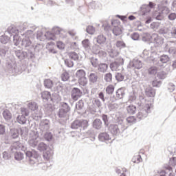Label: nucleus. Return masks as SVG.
<instances>
[{"label": "nucleus", "instance_id": "obj_1", "mask_svg": "<svg viewBox=\"0 0 176 176\" xmlns=\"http://www.w3.org/2000/svg\"><path fill=\"white\" fill-rule=\"evenodd\" d=\"M160 4L157 5L158 10L153 12V17L155 20L161 21L164 19L163 14H168L170 13V9L167 7L171 3V0H160Z\"/></svg>", "mask_w": 176, "mask_h": 176}, {"label": "nucleus", "instance_id": "obj_2", "mask_svg": "<svg viewBox=\"0 0 176 176\" xmlns=\"http://www.w3.org/2000/svg\"><path fill=\"white\" fill-rule=\"evenodd\" d=\"M142 100H144V96H140L139 99H136V100H135V104L141 107L142 105ZM140 107L139 112L136 115V118L138 119V120H142L145 119V118L148 116L149 111H151V105H149V104H146L143 108Z\"/></svg>", "mask_w": 176, "mask_h": 176}, {"label": "nucleus", "instance_id": "obj_3", "mask_svg": "<svg viewBox=\"0 0 176 176\" xmlns=\"http://www.w3.org/2000/svg\"><path fill=\"white\" fill-rule=\"evenodd\" d=\"M89 126L88 120L76 119L71 123L70 128L72 129V130H77L79 133L87 130Z\"/></svg>", "mask_w": 176, "mask_h": 176}, {"label": "nucleus", "instance_id": "obj_4", "mask_svg": "<svg viewBox=\"0 0 176 176\" xmlns=\"http://www.w3.org/2000/svg\"><path fill=\"white\" fill-rule=\"evenodd\" d=\"M69 112H71V107L65 102H60L59 109L57 112V116L60 119H68L69 118Z\"/></svg>", "mask_w": 176, "mask_h": 176}, {"label": "nucleus", "instance_id": "obj_5", "mask_svg": "<svg viewBox=\"0 0 176 176\" xmlns=\"http://www.w3.org/2000/svg\"><path fill=\"white\" fill-rule=\"evenodd\" d=\"M6 71L9 74H21L23 71H25V66L21 64L8 62L6 63Z\"/></svg>", "mask_w": 176, "mask_h": 176}, {"label": "nucleus", "instance_id": "obj_6", "mask_svg": "<svg viewBox=\"0 0 176 176\" xmlns=\"http://www.w3.org/2000/svg\"><path fill=\"white\" fill-rule=\"evenodd\" d=\"M157 32L160 35H163L164 38H175L176 28L173 25L161 28L157 30Z\"/></svg>", "mask_w": 176, "mask_h": 176}, {"label": "nucleus", "instance_id": "obj_7", "mask_svg": "<svg viewBox=\"0 0 176 176\" xmlns=\"http://www.w3.org/2000/svg\"><path fill=\"white\" fill-rule=\"evenodd\" d=\"M22 49L27 50L28 52L35 54V49H36V45H34L30 38V36H25L21 41Z\"/></svg>", "mask_w": 176, "mask_h": 176}, {"label": "nucleus", "instance_id": "obj_8", "mask_svg": "<svg viewBox=\"0 0 176 176\" xmlns=\"http://www.w3.org/2000/svg\"><path fill=\"white\" fill-rule=\"evenodd\" d=\"M14 54L20 61L25 60V58H28V60H34L35 58V54H32V52L31 53L27 50H16L14 51Z\"/></svg>", "mask_w": 176, "mask_h": 176}, {"label": "nucleus", "instance_id": "obj_9", "mask_svg": "<svg viewBox=\"0 0 176 176\" xmlns=\"http://www.w3.org/2000/svg\"><path fill=\"white\" fill-rule=\"evenodd\" d=\"M116 21H111V25L113 27L112 30L111 28V25L109 24H107L104 25V31H109L111 30L113 35L115 36H119V35H122L123 33V30L122 29V26L118 25V23H116Z\"/></svg>", "mask_w": 176, "mask_h": 176}, {"label": "nucleus", "instance_id": "obj_10", "mask_svg": "<svg viewBox=\"0 0 176 176\" xmlns=\"http://www.w3.org/2000/svg\"><path fill=\"white\" fill-rule=\"evenodd\" d=\"M76 78L78 80L79 85L81 86H86L88 83L87 77H86V72L84 69H78L76 72Z\"/></svg>", "mask_w": 176, "mask_h": 176}, {"label": "nucleus", "instance_id": "obj_11", "mask_svg": "<svg viewBox=\"0 0 176 176\" xmlns=\"http://www.w3.org/2000/svg\"><path fill=\"white\" fill-rule=\"evenodd\" d=\"M70 94L73 101H78L83 96V91L78 87H73Z\"/></svg>", "mask_w": 176, "mask_h": 176}, {"label": "nucleus", "instance_id": "obj_12", "mask_svg": "<svg viewBox=\"0 0 176 176\" xmlns=\"http://www.w3.org/2000/svg\"><path fill=\"white\" fill-rule=\"evenodd\" d=\"M10 152H14V151H23V152H27V147L19 141L14 142L12 145L10 147Z\"/></svg>", "mask_w": 176, "mask_h": 176}, {"label": "nucleus", "instance_id": "obj_13", "mask_svg": "<svg viewBox=\"0 0 176 176\" xmlns=\"http://www.w3.org/2000/svg\"><path fill=\"white\" fill-rule=\"evenodd\" d=\"M38 140H39V133H38V131H32L30 133V139L29 140L30 146L35 148V146L38 145Z\"/></svg>", "mask_w": 176, "mask_h": 176}, {"label": "nucleus", "instance_id": "obj_14", "mask_svg": "<svg viewBox=\"0 0 176 176\" xmlns=\"http://www.w3.org/2000/svg\"><path fill=\"white\" fill-rule=\"evenodd\" d=\"M156 6V4L152 1H150L148 5L144 4L140 7V11L142 16H146L149 13L151 9H153Z\"/></svg>", "mask_w": 176, "mask_h": 176}, {"label": "nucleus", "instance_id": "obj_15", "mask_svg": "<svg viewBox=\"0 0 176 176\" xmlns=\"http://www.w3.org/2000/svg\"><path fill=\"white\" fill-rule=\"evenodd\" d=\"M87 78L89 83L92 85H97L100 79V78H98V73L95 72H89L87 73Z\"/></svg>", "mask_w": 176, "mask_h": 176}, {"label": "nucleus", "instance_id": "obj_16", "mask_svg": "<svg viewBox=\"0 0 176 176\" xmlns=\"http://www.w3.org/2000/svg\"><path fill=\"white\" fill-rule=\"evenodd\" d=\"M107 128L113 137H118V135L120 134V128H119V125L116 124H111L107 126Z\"/></svg>", "mask_w": 176, "mask_h": 176}, {"label": "nucleus", "instance_id": "obj_17", "mask_svg": "<svg viewBox=\"0 0 176 176\" xmlns=\"http://www.w3.org/2000/svg\"><path fill=\"white\" fill-rule=\"evenodd\" d=\"M76 111L79 115H83L86 112V108L85 107V101L80 99L76 103Z\"/></svg>", "mask_w": 176, "mask_h": 176}, {"label": "nucleus", "instance_id": "obj_18", "mask_svg": "<svg viewBox=\"0 0 176 176\" xmlns=\"http://www.w3.org/2000/svg\"><path fill=\"white\" fill-rule=\"evenodd\" d=\"M26 157H29L30 162H34V159L35 160H37L39 157V154L38 153V151L35 150L31 151H26L25 153Z\"/></svg>", "mask_w": 176, "mask_h": 176}, {"label": "nucleus", "instance_id": "obj_19", "mask_svg": "<svg viewBox=\"0 0 176 176\" xmlns=\"http://www.w3.org/2000/svg\"><path fill=\"white\" fill-rule=\"evenodd\" d=\"M129 68H134L135 69H141L142 68V62L139 59H133L129 64Z\"/></svg>", "mask_w": 176, "mask_h": 176}, {"label": "nucleus", "instance_id": "obj_20", "mask_svg": "<svg viewBox=\"0 0 176 176\" xmlns=\"http://www.w3.org/2000/svg\"><path fill=\"white\" fill-rule=\"evenodd\" d=\"M10 50V47H9V45H3L0 47V57L3 58V60H5V58L8 57Z\"/></svg>", "mask_w": 176, "mask_h": 176}, {"label": "nucleus", "instance_id": "obj_21", "mask_svg": "<svg viewBox=\"0 0 176 176\" xmlns=\"http://www.w3.org/2000/svg\"><path fill=\"white\" fill-rule=\"evenodd\" d=\"M124 64V60L123 58H120L119 62L114 61L110 64V69L111 71H116L119 69V67H122Z\"/></svg>", "mask_w": 176, "mask_h": 176}, {"label": "nucleus", "instance_id": "obj_22", "mask_svg": "<svg viewBox=\"0 0 176 176\" xmlns=\"http://www.w3.org/2000/svg\"><path fill=\"white\" fill-rule=\"evenodd\" d=\"M19 32H20V30H19V28H17L14 25H11L8 27L7 30L5 32V35H10V36H12L13 34H15L16 35H17Z\"/></svg>", "mask_w": 176, "mask_h": 176}, {"label": "nucleus", "instance_id": "obj_23", "mask_svg": "<svg viewBox=\"0 0 176 176\" xmlns=\"http://www.w3.org/2000/svg\"><path fill=\"white\" fill-rule=\"evenodd\" d=\"M0 139L1 141H8V135H6V126L0 124Z\"/></svg>", "mask_w": 176, "mask_h": 176}, {"label": "nucleus", "instance_id": "obj_24", "mask_svg": "<svg viewBox=\"0 0 176 176\" xmlns=\"http://www.w3.org/2000/svg\"><path fill=\"white\" fill-rule=\"evenodd\" d=\"M98 140L100 142H105L111 140V136L107 132H102L98 135Z\"/></svg>", "mask_w": 176, "mask_h": 176}, {"label": "nucleus", "instance_id": "obj_25", "mask_svg": "<svg viewBox=\"0 0 176 176\" xmlns=\"http://www.w3.org/2000/svg\"><path fill=\"white\" fill-rule=\"evenodd\" d=\"M92 127L95 130H101L102 129V121L100 118H96L92 122Z\"/></svg>", "mask_w": 176, "mask_h": 176}, {"label": "nucleus", "instance_id": "obj_26", "mask_svg": "<svg viewBox=\"0 0 176 176\" xmlns=\"http://www.w3.org/2000/svg\"><path fill=\"white\" fill-rule=\"evenodd\" d=\"M20 131H23V129H19L16 128L10 129L11 138L13 140H17V138H19L20 136Z\"/></svg>", "mask_w": 176, "mask_h": 176}, {"label": "nucleus", "instance_id": "obj_27", "mask_svg": "<svg viewBox=\"0 0 176 176\" xmlns=\"http://www.w3.org/2000/svg\"><path fill=\"white\" fill-rule=\"evenodd\" d=\"M40 126L44 131H47L50 129V120L47 119L42 120L40 122Z\"/></svg>", "mask_w": 176, "mask_h": 176}, {"label": "nucleus", "instance_id": "obj_28", "mask_svg": "<svg viewBox=\"0 0 176 176\" xmlns=\"http://www.w3.org/2000/svg\"><path fill=\"white\" fill-rule=\"evenodd\" d=\"M95 41L98 45H107V37L104 34L98 35L95 38Z\"/></svg>", "mask_w": 176, "mask_h": 176}, {"label": "nucleus", "instance_id": "obj_29", "mask_svg": "<svg viewBox=\"0 0 176 176\" xmlns=\"http://www.w3.org/2000/svg\"><path fill=\"white\" fill-rule=\"evenodd\" d=\"M116 95L117 96V98H118V100H122V98H124V96H126L124 88L121 87L117 89L116 91Z\"/></svg>", "mask_w": 176, "mask_h": 176}, {"label": "nucleus", "instance_id": "obj_30", "mask_svg": "<svg viewBox=\"0 0 176 176\" xmlns=\"http://www.w3.org/2000/svg\"><path fill=\"white\" fill-rule=\"evenodd\" d=\"M115 79L118 82L127 80V76H124V73L117 72L115 74Z\"/></svg>", "mask_w": 176, "mask_h": 176}, {"label": "nucleus", "instance_id": "obj_31", "mask_svg": "<svg viewBox=\"0 0 176 176\" xmlns=\"http://www.w3.org/2000/svg\"><path fill=\"white\" fill-rule=\"evenodd\" d=\"M126 111L129 115H135V112H137V107L134 104H130L126 107Z\"/></svg>", "mask_w": 176, "mask_h": 176}, {"label": "nucleus", "instance_id": "obj_32", "mask_svg": "<svg viewBox=\"0 0 176 176\" xmlns=\"http://www.w3.org/2000/svg\"><path fill=\"white\" fill-rule=\"evenodd\" d=\"M145 94L146 97H154L156 94V91L152 88V87H148L145 89Z\"/></svg>", "mask_w": 176, "mask_h": 176}, {"label": "nucleus", "instance_id": "obj_33", "mask_svg": "<svg viewBox=\"0 0 176 176\" xmlns=\"http://www.w3.org/2000/svg\"><path fill=\"white\" fill-rule=\"evenodd\" d=\"M51 94L48 91H43L41 93V98L43 101H50V97Z\"/></svg>", "mask_w": 176, "mask_h": 176}, {"label": "nucleus", "instance_id": "obj_34", "mask_svg": "<svg viewBox=\"0 0 176 176\" xmlns=\"http://www.w3.org/2000/svg\"><path fill=\"white\" fill-rule=\"evenodd\" d=\"M98 68V71L99 72H102V74H105L108 69V64L107 63H100L99 65L96 67Z\"/></svg>", "mask_w": 176, "mask_h": 176}, {"label": "nucleus", "instance_id": "obj_35", "mask_svg": "<svg viewBox=\"0 0 176 176\" xmlns=\"http://www.w3.org/2000/svg\"><path fill=\"white\" fill-rule=\"evenodd\" d=\"M44 86L45 89H50L53 90V88L54 87V82L50 79H45L44 80Z\"/></svg>", "mask_w": 176, "mask_h": 176}, {"label": "nucleus", "instance_id": "obj_36", "mask_svg": "<svg viewBox=\"0 0 176 176\" xmlns=\"http://www.w3.org/2000/svg\"><path fill=\"white\" fill-rule=\"evenodd\" d=\"M16 122L19 124H25L27 123V118L25 116L19 114L16 117Z\"/></svg>", "mask_w": 176, "mask_h": 176}, {"label": "nucleus", "instance_id": "obj_37", "mask_svg": "<svg viewBox=\"0 0 176 176\" xmlns=\"http://www.w3.org/2000/svg\"><path fill=\"white\" fill-rule=\"evenodd\" d=\"M61 100V97L60 96V94H58L57 92H54L50 96V100L51 102H56V101H60Z\"/></svg>", "mask_w": 176, "mask_h": 176}, {"label": "nucleus", "instance_id": "obj_38", "mask_svg": "<svg viewBox=\"0 0 176 176\" xmlns=\"http://www.w3.org/2000/svg\"><path fill=\"white\" fill-rule=\"evenodd\" d=\"M81 43L85 50H86L87 52H89L90 50V41L89 40V38H85L82 40Z\"/></svg>", "mask_w": 176, "mask_h": 176}, {"label": "nucleus", "instance_id": "obj_39", "mask_svg": "<svg viewBox=\"0 0 176 176\" xmlns=\"http://www.w3.org/2000/svg\"><path fill=\"white\" fill-rule=\"evenodd\" d=\"M68 56L70 60L73 61H79V54L75 52H70L68 53Z\"/></svg>", "mask_w": 176, "mask_h": 176}, {"label": "nucleus", "instance_id": "obj_40", "mask_svg": "<svg viewBox=\"0 0 176 176\" xmlns=\"http://www.w3.org/2000/svg\"><path fill=\"white\" fill-rule=\"evenodd\" d=\"M126 122H127L128 124H135V123H137V120H138L140 122V120H138V118L135 117H134L133 116H130L128 118H126Z\"/></svg>", "mask_w": 176, "mask_h": 176}, {"label": "nucleus", "instance_id": "obj_41", "mask_svg": "<svg viewBox=\"0 0 176 176\" xmlns=\"http://www.w3.org/2000/svg\"><path fill=\"white\" fill-rule=\"evenodd\" d=\"M86 135H89L90 137L91 141L94 142V141H96V132L94 131V129H90L86 132Z\"/></svg>", "mask_w": 176, "mask_h": 176}, {"label": "nucleus", "instance_id": "obj_42", "mask_svg": "<svg viewBox=\"0 0 176 176\" xmlns=\"http://www.w3.org/2000/svg\"><path fill=\"white\" fill-rule=\"evenodd\" d=\"M28 108L30 111H36L38 109V103L34 101L28 103Z\"/></svg>", "mask_w": 176, "mask_h": 176}, {"label": "nucleus", "instance_id": "obj_43", "mask_svg": "<svg viewBox=\"0 0 176 176\" xmlns=\"http://www.w3.org/2000/svg\"><path fill=\"white\" fill-rule=\"evenodd\" d=\"M105 91L108 96H112L115 91V86L113 85H109L105 89Z\"/></svg>", "mask_w": 176, "mask_h": 176}, {"label": "nucleus", "instance_id": "obj_44", "mask_svg": "<svg viewBox=\"0 0 176 176\" xmlns=\"http://www.w3.org/2000/svg\"><path fill=\"white\" fill-rule=\"evenodd\" d=\"M14 159L17 162H20L24 159V154L20 151H16L14 154Z\"/></svg>", "mask_w": 176, "mask_h": 176}, {"label": "nucleus", "instance_id": "obj_45", "mask_svg": "<svg viewBox=\"0 0 176 176\" xmlns=\"http://www.w3.org/2000/svg\"><path fill=\"white\" fill-rule=\"evenodd\" d=\"M3 117L7 122L12 119V113L9 110H4L2 113Z\"/></svg>", "mask_w": 176, "mask_h": 176}, {"label": "nucleus", "instance_id": "obj_46", "mask_svg": "<svg viewBox=\"0 0 176 176\" xmlns=\"http://www.w3.org/2000/svg\"><path fill=\"white\" fill-rule=\"evenodd\" d=\"M37 149L40 151V152H45V151L49 149V146L44 142H41L38 144Z\"/></svg>", "mask_w": 176, "mask_h": 176}, {"label": "nucleus", "instance_id": "obj_47", "mask_svg": "<svg viewBox=\"0 0 176 176\" xmlns=\"http://www.w3.org/2000/svg\"><path fill=\"white\" fill-rule=\"evenodd\" d=\"M89 60L90 63L92 65V67H94V68H97L99 65L100 61H98V58H96V57H91L89 58Z\"/></svg>", "mask_w": 176, "mask_h": 176}, {"label": "nucleus", "instance_id": "obj_48", "mask_svg": "<svg viewBox=\"0 0 176 176\" xmlns=\"http://www.w3.org/2000/svg\"><path fill=\"white\" fill-rule=\"evenodd\" d=\"M107 52L111 58H115L116 57H118V56H119V52H118V50H116L110 49V50H108Z\"/></svg>", "mask_w": 176, "mask_h": 176}, {"label": "nucleus", "instance_id": "obj_49", "mask_svg": "<svg viewBox=\"0 0 176 176\" xmlns=\"http://www.w3.org/2000/svg\"><path fill=\"white\" fill-rule=\"evenodd\" d=\"M102 120L104 122V125L105 127H108L109 126V117L107 114H102L100 116Z\"/></svg>", "mask_w": 176, "mask_h": 176}, {"label": "nucleus", "instance_id": "obj_50", "mask_svg": "<svg viewBox=\"0 0 176 176\" xmlns=\"http://www.w3.org/2000/svg\"><path fill=\"white\" fill-rule=\"evenodd\" d=\"M152 39V36L149 33H144L142 35V41L143 42H146V43H149L151 42V40Z\"/></svg>", "mask_w": 176, "mask_h": 176}, {"label": "nucleus", "instance_id": "obj_51", "mask_svg": "<svg viewBox=\"0 0 176 176\" xmlns=\"http://www.w3.org/2000/svg\"><path fill=\"white\" fill-rule=\"evenodd\" d=\"M112 73L109 72L104 75V80L107 82V83H112Z\"/></svg>", "mask_w": 176, "mask_h": 176}, {"label": "nucleus", "instance_id": "obj_52", "mask_svg": "<svg viewBox=\"0 0 176 176\" xmlns=\"http://www.w3.org/2000/svg\"><path fill=\"white\" fill-rule=\"evenodd\" d=\"M160 61L162 64H167V63L170 61V58L168 57V55L162 54L160 56Z\"/></svg>", "mask_w": 176, "mask_h": 176}, {"label": "nucleus", "instance_id": "obj_53", "mask_svg": "<svg viewBox=\"0 0 176 176\" xmlns=\"http://www.w3.org/2000/svg\"><path fill=\"white\" fill-rule=\"evenodd\" d=\"M63 32H64V30L60 29L58 27H54L52 30V35H60Z\"/></svg>", "mask_w": 176, "mask_h": 176}, {"label": "nucleus", "instance_id": "obj_54", "mask_svg": "<svg viewBox=\"0 0 176 176\" xmlns=\"http://www.w3.org/2000/svg\"><path fill=\"white\" fill-rule=\"evenodd\" d=\"M133 163H136L138 164V163H141L142 162V157H141V155L138 154L136 155H134L132 158Z\"/></svg>", "mask_w": 176, "mask_h": 176}, {"label": "nucleus", "instance_id": "obj_55", "mask_svg": "<svg viewBox=\"0 0 176 176\" xmlns=\"http://www.w3.org/2000/svg\"><path fill=\"white\" fill-rule=\"evenodd\" d=\"M43 157L45 160H50V158L52 157V153L50 151L47 150L44 151L43 153Z\"/></svg>", "mask_w": 176, "mask_h": 176}, {"label": "nucleus", "instance_id": "obj_56", "mask_svg": "<svg viewBox=\"0 0 176 176\" xmlns=\"http://www.w3.org/2000/svg\"><path fill=\"white\" fill-rule=\"evenodd\" d=\"M9 41H10V37L7 35L1 36L0 38V42L3 45H6Z\"/></svg>", "mask_w": 176, "mask_h": 176}, {"label": "nucleus", "instance_id": "obj_57", "mask_svg": "<svg viewBox=\"0 0 176 176\" xmlns=\"http://www.w3.org/2000/svg\"><path fill=\"white\" fill-rule=\"evenodd\" d=\"M61 80L63 82H67L69 80V73H68V72H64L61 74Z\"/></svg>", "mask_w": 176, "mask_h": 176}, {"label": "nucleus", "instance_id": "obj_58", "mask_svg": "<svg viewBox=\"0 0 176 176\" xmlns=\"http://www.w3.org/2000/svg\"><path fill=\"white\" fill-rule=\"evenodd\" d=\"M86 32L89 35H94V32H96V28L93 25H88L86 28Z\"/></svg>", "mask_w": 176, "mask_h": 176}, {"label": "nucleus", "instance_id": "obj_59", "mask_svg": "<svg viewBox=\"0 0 176 176\" xmlns=\"http://www.w3.org/2000/svg\"><path fill=\"white\" fill-rule=\"evenodd\" d=\"M13 42L15 46H19L20 42H21V38L17 35H13Z\"/></svg>", "mask_w": 176, "mask_h": 176}, {"label": "nucleus", "instance_id": "obj_60", "mask_svg": "<svg viewBox=\"0 0 176 176\" xmlns=\"http://www.w3.org/2000/svg\"><path fill=\"white\" fill-rule=\"evenodd\" d=\"M2 156L4 160H10V159L12 158V155L8 151H3L2 153Z\"/></svg>", "mask_w": 176, "mask_h": 176}, {"label": "nucleus", "instance_id": "obj_61", "mask_svg": "<svg viewBox=\"0 0 176 176\" xmlns=\"http://www.w3.org/2000/svg\"><path fill=\"white\" fill-rule=\"evenodd\" d=\"M21 115H23L25 117L30 116V110L25 107L21 108Z\"/></svg>", "mask_w": 176, "mask_h": 176}, {"label": "nucleus", "instance_id": "obj_62", "mask_svg": "<svg viewBox=\"0 0 176 176\" xmlns=\"http://www.w3.org/2000/svg\"><path fill=\"white\" fill-rule=\"evenodd\" d=\"M63 91V86L60 84L58 85L54 86V88H52V91H55V93H58V94H60V92Z\"/></svg>", "mask_w": 176, "mask_h": 176}, {"label": "nucleus", "instance_id": "obj_63", "mask_svg": "<svg viewBox=\"0 0 176 176\" xmlns=\"http://www.w3.org/2000/svg\"><path fill=\"white\" fill-rule=\"evenodd\" d=\"M65 65L68 67V68H72L74 67V61H72V59H65Z\"/></svg>", "mask_w": 176, "mask_h": 176}, {"label": "nucleus", "instance_id": "obj_64", "mask_svg": "<svg viewBox=\"0 0 176 176\" xmlns=\"http://www.w3.org/2000/svg\"><path fill=\"white\" fill-rule=\"evenodd\" d=\"M157 78H159V79H166V78H167V72L164 71L159 72L157 73Z\"/></svg>", "mask_w": 176, "mask_h": 176}]
</instances>
